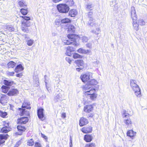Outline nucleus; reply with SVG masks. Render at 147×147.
I'll return each instance as SVG.
<instances>
[{"mask_svg": "<svg viewBox=\"0 0 147 147\" xmlns=\"http://www.w3.org/2000/svg\"><path fill=\"white\" fill-rule=\"evenodd\" d=\"M10 130L9 127L5 126L2 128L1 129V131L3 133H7Z\"/></svg>", "mask_w": 147, "mask_h": 147, "instance_id": "30", "label": "nucleus"}, {"mask_svg": "<svg viewBox=\"0 0 147 147\" xmlns=\"http://www.w3.org/2000/svg\"><path fill=\"white\" fill-rule=\"evenodd\" d=\"M97 96L98 94L95 92L89 96V97L91 100H96Z\"/></svg>", "mask_w": 147, "mask_h": 147, "instance_id": "28", "label": "nucleus"}, {"mask_svg": "<svg viewBox=\"0 0 147 147\" xmlns=\"http://www.w3.org/2000/svg\"><path fill=\"white\" fill-rule=\"evenodd\" d=\"M79 125L80 126H82L87 124L88 123V120L86 118L84 117H81L79 121Z\"/></svg>", "mask_w": 147, "mask_h": 147, "instance_id": "8", "label": "nucleus"}, {"mask_svg": "<svg viewBox=\"0 0 147 147\" xmlns=\"http://www.w3.org/2000/svg\"><path fill=\"white\" fill-rule=\"evenodd\" d=\"M22 18H23V20H26V21H28L30 20V18L29 17L22 16Z\"/></svg>", "mask_w": 147, "mask_h": 147, "instance_id": "53", "label": "nucleus"}, {"mask_svg": "<svg viewBox=\"0 0 147 147\" xmlns=\"http://www.w3.org/2000/svg\"><path fill=\"white\" fill-rule=\"evenodd\" d=\"M22 27H27L30 26V23L29 22L26 20H22Z\"/></svg>", "mask_w": 147, "mask_h": 147, "instance_id": "21", "label": "nucleus"}, {"mask_svg": "<svg viewBox=\"0 0 147 147\" xmlns=\"http://www.w3.org/2000/svg\"><path fill=\"white\" fill-rule=\"evenodd\" d=\"M77 51L78 53L81 54H87L90 53H91V51L90 50H86L83 49L82 48H80Z\"/></svg>", "mask_w": 147, "mask_h": 147, "instance_id": "15", "label": "nucleus"}, {"mask_svg": "<svg viewBox=\"0 0 147 147\" xmlns=\"http://www.w3.org/2000/svg\"><path fill=\"white\" fill-rule=\"evenodd\" d=\"M30 104L29 102L25 101L24 102L22 105V107L26 108L28 109H30L31 108V107H30Z\"/></svg>", "mask_w": 147, "mask_h": 147, "instance_id": "24", "label": "nucleus"}, {"mask_svg": "<svg viewBox=\"0 0 147 147\" xmlns=\"http://www.w3.org/2000/svg\"><path fill=\"white\" fill-rule=\"evenodd\" d=\"M100 61H99L96 60V61L92 62V65L95 67H98L99 65Z\"/></svg>", "mask_w": 147, "mask_h": 147, "instance_id": "37", "label": "nucleus"}, {"mask_svg": "<svg viewBox=\"0 0 147 147\" xmlns=\"http://www.w3.org/2000/svg\"><path fill=\"white\" fill-rule=\"evenodd\" d=\"M2 92L4 93H6L9 90V88L5 86H3L1 88Z\"/></svg>", "mask_w": 147, "mask_h": 147, "instance_id": "29", "label": "nucleus"}, {"mask_svg": "<svg viewBox=\"0 0 147 147\" xmlns=\"http://www.w3.org/2000/svg\"><path fill=\"white\" fill-rule=\"evenodd\" d=\"M78 12L77 10L75 9H71L69 12V15L72 17H74L77 15Z\"/></svg>", "mask_w": 147, "mask_h": 147, "instance_id": "19", "label": "nucleus"}, {"mask_svg": "<svg viewBox=\"0 0 147 147\" xmlns=\"http://www.w3.org/2000/svg\"><path fill=\"white\" fill-rule=\"evenodd\" d=\"M5 95H3L1 96V98L0 99V103L2 105L4 104V102H3V100L5 98Z\"/></svg>", "mask_w": 147, "mask_h": 147, "instance_id": "47", "label": "nucleus"}, {"mask_svg": "<svg viewBox=\"0 0 147 147\" xmlns=\"http://www.w3.org/2000/svg\"><path fill=\"white\" fill-rule=\"evenodd\" d=\"M66 61L69 63V64H71V60L70 59V58L68 57H67L65 58Z\"/></svg>", "mask_w": 147, "mask_h": 147, "instance_id": "56", "label": "nucleus"}, {"mask_svg": "<svg viewBox=\"0 0 147 147\" xmlns=\"http://www.w3.org/2000/svg\"><path fill=\"white\" fill-rule=\"evenodd\" d=\"M44 110L43 109H39L37 110V115L39 118L42 120L44 119L43 111Z\"/></svg>", "mask_w": 147, "mask_h": 147, "instance_id": "6", "label": "nucleus"}, {"mask_svg": "<svg viewBox=\"0 0 147 147\" xmlns=\"http://www.w3.org/2000/svg\"><path fill=\"white\" fill-rule=\"evenodd\" d=\"M123 121L127 127L131 126L132 124V121L129 118L124 119Z\"/></svg>", "mask_w": 147, "mask_h": 147, "instance_id": "18", "label": "nucleus"}, {"mask_svg": "<svg viewBox=\"0 0 147 147\" xmlns=\"http://www.w3.org/2000/svg\"><path fill=\"white\" fill-rule=\"evenodd\" d=\"M73 57L75 59H76L77 58H82V56L79 54L77 53H75L73 55Z\"/></svg>", "mask_w": 147, "mask_h": 147, "instance_id": "44", "label": "nucleus"}, {"mask_svg": "<svg viewBox=\"0 0 147 147\" xmlns=\"http://www.w3.org/2000/svg\"><path fill=\"white\" fill-rule=\"evenodd\" d=\"M68 38V40H64L63 41L64 43L67 45H69L71 44H73L74 45H76V42H75V36L74 35L68 34L67 36Z\"/></svg>", "mask_w": 147, "mask_h": 147, "instance_id": "4", "label": "nucleus"}, {"mask_svg": "<svg viewBox=\"0 0 147 147\" xmlns=\"http://www.w3.org/2000/svg\"><path fill=\"white\" fill-rule=\"evenodd\" d=\"M94 116V114L93 113H90L89 114L87 117L88 118H89V117H92L93 116Z\"/></svg>", "mask_w": 147, "mask_h": 147, "instance_id": "60", "label": "nucleus"}, {"mask_svg": "<svg viewBox=\"0 0 147 147\" xmlns=\"http://www.w3.org/2000/svg\"><path fill=\"white\" fill-rule=\"evenodd\" d=\"M91 88H92L90 87L87 84L84 86L82 88L84 94L85 92L89 90Z\"/></svg>", "mask_w": 147, "mask_h": 147, "instance_id": "33", "label": "nucleus"}, {"mask_svg": "<svg viewBox=\"0 0 147 147\" xmlns=\"http://www.w3.org/2000/svg\"><path fill=\"white\" fill-rule=\"evenodd\" d=\"M18 4L20 7L26 6V4L23 1H20L18 2Z\"/></svg>", "mask_w": 147, "mask_h": 147, "instance_id": "40", "label": "nucleus"}, {"mask_svg": "<svg viewBox=\"0 0 147 147\" xmlns=\"http://www.w3.org/2000/svg\"><path fill=\"white\" fill-rule=\"evenodd\" d=\"M88 84L90 85H96L98 84L97 81L94 79L90 80L88 82Z\"/></svg>", "mask_w": 147, "mask_h": 147, "instance_id": "27", "label": "nucleus"}, {"mask_svg": "<svg viewBox=\"0 0 147 147\" xmlns=\"http://www.w3.org/2000/svg\"><path fill=\"white\" fill-rule=\"evenodd\" d=\"M70 147H72V140L71 138L70 139V142L69 143Z\"/></svg>", "mask_w": 147, "mask_h": 147, "instance_id": "64", "label": "nucleus"}, {"mask_svg": "<svg viewBox=\"0 0 147 147\" xmlns=\"http://www.w3.org/2000/svg\"><path fill=\"white\" fill-rule=\"evenodd\" d=\"M61 94H57L55 98V101H57L58 99H60L61 98Z\"/></svg>", "mask_w": 147, "mask_h": 147, "instance_id": "51", "label": "nucleus"}, {"mask_svg": "<svg viewBox=\"0 0 147 147\" xmlns=\"http://www.w3.org/2000/svg\"><path fill=\"white\" fill-rule=\"evenodd\" d=\"M16 63L13 61H10L8 63L9 67L13 68L15 66Z\"/></svg>", "mask_w": 147, "mask_h": 147, "instance_id": "41", "label": "nucleus"}, {"mask_svg": "<svg viewBox=\"0 0 147 147\" xmlns=\"http://www.w3.org/2000/svg\"><path fill=\"white\" fill-rule=\"evenodd\" d=\"M129 114L126 113L125 112H124L122 114L123 117H125L126 116H128Z\"/></svg>", "mask_w": 147, "mask_h": 147, "instance_id": "57", "label": "nucleus"}, {"mask_svg": "<svg viewBox=\"0 0 147 147\" xmlns=\"http://www.w3.org/2000/svg\"><path fill=\"white\" fill-rule=\"evenodd\" d=\"M136 132L133 130H130L128 131L127 133V136L131 138H133L136 136Z\"/></svg>", "mask_w": 147, "mask_h": 147, "instance_id": "17", "label": "nucleus"}, {"mask_svg": "<svg viewBox=\"0 0 147 147\" xmlns=\"http://www.w3.org/2000/svg\"><path fill=\"white\" fill-rule=\"evenodd\" d=\"M57 8L59 11L61 13H66L69 10V6L66 4H60L57 5Z\"/></svg>", "mask_w": 147, "mask_h": 147, "instance_id": "3", "label": "nucleus"}, {"mask_svg": "<svg viewBox=\"0 0 147 147\" xmlns=\"http://www.w3.org/2000/svg\"><path fill=\"white\" fill-rule=\"evenodd\" d=\"M96 92L95 88H92L89 90L86 91L84 93V94L85 95L88 96Z\"/></svg>", "mask_w": 147, "mask_h": 147, "instance_id": "14", "label": "nucleus"}, {"mask_svg": "<svg viewBox=\"0 0 147 147\" xmlns=\"http://www.w3.org/2000/svg\"><path fill=\"white\" fill-rule=\"evenodd\" d=\"M95 144L94 143H91L87 144L86 146V147H95Z\"/></svg>", "mask_w": 147, "mask_h": 147, "instance_id": "50", "label": "nucleus"}, {"mask_svg": "<svg viewBox=\"0 0 147 147\" xmlns=\"http://www.w3.org/2000/svg\"><path fill=\"white\" fill-rule=\"evenodd\" d=\"M14 73V72L13 71L10 72L8 71L7 72V74L9 76H13Z\"/></svg>", "mask_w": 147, "mask_h": 147, "instance_id": "54", "label": "nucleus"}, {"mask_svg": "<svg viewBox=\"0 0 147 147\" xmlns=\"http://www.w3.org/2000/svg\"><path fill=\"white\" fill-rule=\"evenodd\" d=\"M70 20L68 18H65L61 20V22L62 23H66L70 22Z\"/></svg>", "mask_w": 147, "mask_h": 147, "instance_id": "38", "label": "nucleus"}, {"mask_svg": "<svg viewBox=\"0 0 147 147\" xmlns=\"http://www.w3.org/2000/svg\"><path fill=\"white\" fill-rule=\"evenodd\" d=\"M131 17L133 20H136L137 19L136 12L134 7L131 8Z\"/></svg>", "mask_w": 147, "mask_h": 147, "instance_id": "7", "label": "nucleus"}, {"mask_svg": "<svg viewBox=\"0 0 147 147\" xmlns=\"http://www.w3.org/2000/svg\"><path fill=\"white\" fill-rule=\"evenodd\" d=\"M67 50L66 52L65 53V54L67 55L70 56L71 55L70 52L74 51V49L72 47L69 46L67 47Z\"/></svg>", "mask_w": 147, "mask_h": 147, "instance_id": "16", "label": "nucleus"}, {"mask_svg": "<svg viewBox=\"0 0 147 147\" xmlns=\"http://www.w3.org/2000/svg\"><path fill=\"white\" fill-rule=\"evenodd\" d=\"M18 94V91L16 89H10L7 93L9 96H16Z\"/></svg>", "mask_w": 147, "mask_h": 147, "instance_id": "9", "label": "nucleus"}, {"mask_svg": "<svg viewBox=\"0 0 147 147\" xmlns=\"http://www.w3.org/2000/svg\"><path fill=\"white\" fill-rule=\"evenodd\" d=\"M8 136L7 134H0V145L5 142V140L7 138Z\"/></svg>", "mask_w": 147, "mask_h": 147, "instance_id": "13", "label": "nucleus"}, {"mask_svg": "<svg viewBox=\"0 0 147 147\" xmlns=\"http://www.w3.org/2000/svg\"><path fill=\"white\" fill-rule=\"evenodd\" d=\"M92 74L90 72H88L84 74H82L80 77L81 79L82 82L85 83H88L90 78H92Z\"/></svg>", "mask_w": 147, "mask_h": 147, "instance_id": "5", "label": "nucleus"}, {"mask_svg": "<svg viewBox=\"0 0 147 147\" xmlns=\"http://www.w3.org/2000/svg\"><path fill=\"white\" fill-rule=\"evenodd\" d=\"M86 9L88 10V11H90L92 10V4L91 3H87L86 6Z\"/></svg>", "mask_w": 147, "mask_h": 147, "instance_id": "36", "label": "nucleus"}, {"mask_svg": "<svg viewBox=\"0 0 147 147\" xmlns=\"http://www.w3.org/2000/svg\"><path fill=\"white\" fill-rule=\"evenodd\" d=\"M138 23L141 25H144L145 24V22L142 19H140L138 20Z\"/></svg>", "mask_w": 147, "mask_h": 147, "instance_id": "49", "label": "nucleus"}, {"mask_svg": "<svg viewBox=\"0 0 147 147\" xmlns=\"http://www.w3.org/2000/svg\"><path fill=\"white\" fill-rule=\"evenodd\" d=\"M4 28L6 29L7 31L11 32L14 31V28L11 25H7L4 26Z\"/></svg>", "mask_w": 147, "mask_h": 147, "instance_id": "22", "label": "nucleus"}, {"mask_svg": "<svg viewBox=\"0 0 147 147\" xmlns=\"http://www.w3.org/2000/svg\"><path fill=\"white\" fill-rule=\"evenodd\" d=\"M92 14H93V13L92 12H89L88 14V16L89 17V21L88 22L90 21V18H92L91 17V16H92Z\"/></svg>", "mask_w": 147, "mask_h": 147, "instance_id": "59", "label": "nucleus"}, {"mask_svg": "<svg viewBox=\"0 0 147 147\" xmlns=\"http://www.w3.org/2000/svg\"><path fill=\"white\" fill-rule=\"evenodd\" d=\"M61 117L63 118H64L66 117V114L65 113H63L61 114Z\"/></svg>", "mask_w": 147, "mask_h": 147, "instance_id": "63", "label": "nucleus"}, {"mask_svg": "<svg viewBox=\"0 0 147 147\" xmlns=\"http://www.w3.org/2000/svg\"><path fill=\"white\" fill-rule=\"evenodd\" d=\"M22 30L24 32L28 33L29 31V30L27 27H22Z\"/></svg>", "mask_w": 147, "mask_h": 147, "instance_id": "52", "label": "nucleus"}, {"mask_svg": "<svg viewBox=\"0 0 147 147\" xmlns=\"http://www.w3.org/2000/svg\"><path fill=\"white\" fill-rule=\"evenodd\" d=\"M75 30V27L72 25H70L68 27V31L70 33H74Z\"/></svg>", "mask_w": 147, "mask_h": 147, "instance_id": "26", "label": "nucleus"}, {"mask_svg": "<svg viewBox=\"0 0 147 147\" xmlns=\"http://www.w3.org/2000/svg\"><path fill=\"white\" fill-rule=\"evenodd\" d=\"M34 140L32 138L29 139L27 140V144L29 146H32L34 144Z\"/></svg>", "mask_w": 147, "mask_h": 147, "instance_id": "32", "label": "nucleus"}, {"mask_svg": "<svg viewBox=\"0 0 147 147\" xmlns=\"http://www.w3.org/2000/svg\"><path fill=\"white\" fill-rule=\"evenodd\" d=\"M61 20L59 19H56L55 21V24L57 26H59L60 25Z\"/></svg>", "mask_w": 147, "mask_h": 147, "instance_id": "46", "label": "nucleus"}, {"mask_svg": "<svg viewBox=\"0 0 147 147\" xmlns=\"http://www.w3.org/2000/svg\"><path fill=\"white\" fill-rule=\"evenodd\" d=\"M81 39L83 42H86L88 40L87 37L85 36H83L81 38Z\"/></svg>", "mask_w": 147, "mask_h": 147, "instance_id": "48", "label": "nucleus"}, {"mask_svg": "<svg viewBox=\"0 0 147 147\" xmlns=\"http://www.w3.org/2000/svg\"><path fill=\"white\" fill-rule=\"evenodd\" d=\"M28 120V118L26 117H22L18 120L17 123H18L25 124Z\"/></svg>", "mask_w": 147, "mask_h": 147, "instance_id": "12", "label": "nucleus"}, {"mask_svg": "<svg viewBox=\"0 0 147 147\" xmlns=\"http://www.w3.org/2000/svg\"><path fill=\"white\" fill-rule=\"evenodd\" d=\"M75 62L78 67L83 68L84 64V62L83 60H78L77 61H75Z\"/></svg>", "mask_w": 147, "mask_h": 147, "instance_id": "23", "label": "nucleus"}, {"mask_svg": "<svg viewBox=\"0 0 147 147\" xmlns=\"http://www.w3.org/2000/svg\"><path fill=\"white\" fill-rule=\"evenodd\" d=\"M34 80L35 81L36 86H38L39 85V81L38 78L37 76H35L33 77Z\"/></svg>", "mask_w": 147, "mask_h": 147, "instance_id": "35", "label": "nucleus"}, {"mask_svg": "<svg viewBox=\"0 0 147 147\" xmlns=\"http://www.w3.org/2000/svg\"><path fill=\"white\" fill-rule=\"evenodd\" d=\"M4 83L5 85L8 86H11L12 85L13 83V82L12 81L9 82L7 80H4Z\"/></svg>", "mask_w": 147, "mask_h": 147, "instance_id": "39", "label": "nucleus"}, {"mask_svg": "<svg viewBox=\"0 0 147 147\" xmlns=\"http://www.w3.org/2000/svg\"><path fill=\"white\" fill-rule=\"evenodd\" d=\"M79 68H76V70L78 71H80V70H81L83 68V67H80Z\"/></svg>", "mask_w": 147, "mask_h": 147, "instance_id": "62", "label": "nucleus"}, {"mask_svg": "<svg viewBox=\"0 0 147 147\" xmlns=\"http://www.w3.org/2000/svg\"><path fill=\"white\" fill-rule=\"evenodd\" d=\"M27 44L28 46H32L34 42V40L32 39H29L27 41Z\"/></svg>", "mask_w": 147, "mask_h": 147, "instance_id": "42", "label": "nucleus"}, {"mask_svg": "<svg viewBox=\"0 0 147 147\" xmlns=\"http://www.w3.org/2000/svg\"><path fill=\"white\" fill-rule=\"evenodd\" d=\"M92 136L90 135L87 134L84 136V140L86 142H90L92 141Z\"/></svg>", "mask_w": 147, "mask_h": 147, "instance_id": "20", "label": "nucleus"}, {"mask_svg": "<svg viewBox=\"0 0 147 147\" xmlns=\"http://www.w3.org/2000/svg\"><path fill=\"white\" fill-rule=\"evenodd\" d=\"M17 129L18 130L20 131H23L25 129V128L24 127L20 125H18L17 126Z\"/></svg>", "mask_w": 147, "mask_h": 147, "instance_id": "43", "label": "nucleus"}, {"mask_svg": "<svg viewBox=\"0 0 147 147\" xmlns=\"http://www.w3.org/2000/svg\"><path fill=\"white\" fill-rule=\"evenodd\" d=\"M92 131V127L90 126L84 127L82 129V131L84 133H88L91 132Z\"/></svg>", "mask_w": 147, "mask_h": 147, "instance_id": "11", "label": "nucleus"}, {"mask_svg": "<svg viewBox=\"0 0 147 147\" xmlns=\"http://www.w3.org/2000/svg\"><path fill=\"white\" fill-rule=\"evenodd\" d=\"M20 12L23 15H26L28 12L27 8L25 7L22 9H20Z\"/></svg>", "mask_w": 147, "mask_h": 147, "instance_id": "34", "label": "nucleus"}, {"mask_svg": "<svg viewBox=\"0 0 147 147\" xmlns=\"http://www.w3.org/2000/svg\"><path fill=\"white\" fill-rule=\"evenodd\" d=\"M136 20H133L132 24L134 29L136 31H138L139 29V24L137 23Z\"/></svg>", "mask_w": 147, "mask_h": 147, "instance_id": "25", "label": "nucleus"}, {"mask_svg": "<svg viewBox=\"0 0 147 147\" xmlns=\"http://www.w3.org/2000/svg\"><path fill=\"white\" fill-rule=\"evenodd\" d=\"M92 44L91 43H88L86 44L87 47L89 48H91Z\"/></svg>", "mask_w": 147, "mask_h": 147, "instance_id": "58", "label": "nucleus"}, {"mask_svg": "<svg viewBox=\"0 0 147 147\" xmlns=\"http://www.w3.org/2000/svg\"><path fill=\"white\" fill-rule=\"evenodd\" d=\"M22 76V73H20L19 74H16V76L17 77H21Z\"/></svg>", "mask_w": 147, "mask_h": 147, "instance_id": "61", "label": "nucleus"}, {"mask_svg": "<svg viewBox=\"0 0 147 147\" xmlns=\"http://www.w3.org/2000/svg\"><path fill=\"white\" fill-rule=\"evenodd\" d=\"M93 107L92 105H86L84 108V111L86 112L89 113L93 110Z\"/></svg>", "mask_w": 147, "mask_h": 147, "instance_id": "10", "label": "nucleus"}, {"mask_svg": "<svg viewBox=\"0 0 147 147\" xmlns=\"http://www.w3.org/2000/svg\"><path fill=\"white\" fill-rule=\"evenodd\" d=\"M130 86L134 91L135 94L138 97L141 96L140 89L139 86L136 84V81L134 80L131 79L130 80Z\"/></svg>", "mask_w": 147, "mask_h": 147, "instance_id": "1", "label": "nucleus"}, {"mask_svg": "<svg viewBox=\"0 0 147 147\" xmlns=\"http://www.w3.org/2000/svg\"><path fill=\"white\" fill-rule=\"evenodd\" d=\"M7 115V113L6 112L0 111V115L1 117L3 118L5 117Z\"/></svg>", "mask_w": 147, "mask_h": 147, "instance_id": "45", "label": "nucleus"}, {"mask_svg": "<svg viewBox=\"0 0 147 147\" xmlns=\"http://www.w3.org/2000/svg\"><path fill=\"white\" fill-rule=\"evenodd\" d=\"M34 147H41V146L40 143L36 142L35 143Z\"/></svg>", "mask_w": 147, "mask_h": 147, "instance_id": "55", "label": "nucleus"}, {"mask_svg": "<svg viewBox=\"0 0 147 147\" xmlns=\"http://www.w3.org/2000/svg\"><path fill=\"white\" fill-rule=\"evenodd\" d=\"M88 24L90 26L96 28L95 29H94L92 30V32L96 35H98L100 29V28L98 27V24L95 22V20L90 18V21L88 22Z\"/></svg>", "mask_w": 147, "mask_h": 147, "instance_id": "2", "label": "nucleus"}, {"mask_svg": "<svg viewBox=\"0 0 147 147\" xmlns=\"http://www.w3.org/2000/svg\"><path fill=\"white\" fill-rule=\"evenodd\" d=\"M23 69L24 68L22 65L20 64L17 66L15 69V71L16 72H18L23 70Z\"/></svg>", "mask_w": 147, "mask_h": 147, "instance_id": "31", "label": "nucleus"}]
</instances>
